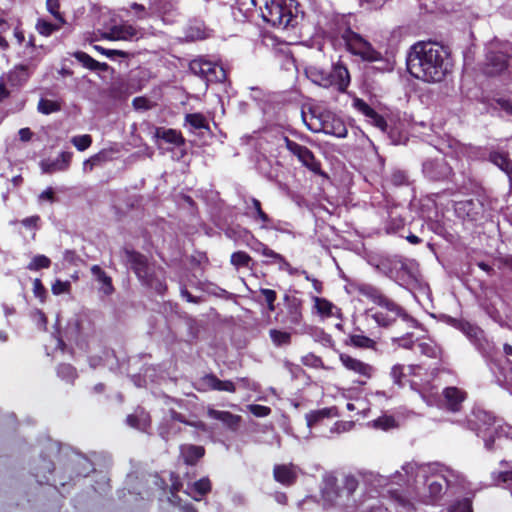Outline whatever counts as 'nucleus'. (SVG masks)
Wrapping results in <instances>:
<instances>
[{"label":"nucleus","mask_w":512,"mask_h":512,"mask_svg":"<svg viewBox=\"0 0 512 512\" xmlns=\"http://www.w3.org/2000/svg\"><path fill=\"white\" fill-rule=\"evenodd\" d=\"M83 323L84 321L81 318H74L71 319L65 330L66 337L70 341H74L75 343H78L80 339H82L83 336Z\"/></svg>","instance_id":"e433bc0d"},{"label":"nucleus","mask_w":512,"mask_h":512,"mask_svg":"<svg viewBox=\"0 0 512 512\" xmlns=\"http://www.w3.org/2000/svg\"><path fill=\"white\" fill-rule=\"evenodd\" d=\"M462 331L470 338V339H475V340H478L480 338V336L483 334V331L469 323V322H464L462 323Z\"/></svg>","instance_id":"774afa93"},{"label":"nucleus","mask_w":512,"mask_h":512,"mask_svg":"<svg viewBox=\"0 0 512 512\" xmlns=\"http://www.w3.org/2000/svg\"><path fill=\"white\" fill-rule=\"evenodd\" d=\"M307 126L311 131L323 132L324 134L332 135L337 138H345L348 133L344 121L330 112L320 115L319 128H313L310 125Z\"/></svg>","instance_id":"ddd939ff"},{"label":"nucleus","mask_w":512,"mask_h":512,"mask_svg":"<svg viewBox=\"0 0 512 512\" xmlns=\"http://www.w3.org/2000/svg\"><path fill=\"white\" fill-rule=\"evenodd\" d=\"M273 477L276 482L283 486L290 487L298 479L297 468L294 464H277L273 468Z\"/></svg>","instance_id":"6ab92c4d"},{"label":"nucleus","mask_w":512,"mask_h":512,"mask_svg":"<svg viewBox=\"0 0 512 512\" xmlns=\"http://www.w3.org/2000/svg\"><path fill=\"white\" fill-rule=\"evenodd\" d=\"M140 88L134 86L130 79H120L114 82L110 88V95L115 99H125L137 92Z\"/></svg>","instance_id":"b1692460"},{"label":"nucleus","mask_w":512,"mask_h":512,"mask_svg":"<svg viewBox=\"0 0 512 512\" xmlns=\"http://www.w3.org/2000/svg\"><path fill=\"white\" fill-rule=\"evenodd\" d=\"M334 415H336V408L329 407V408H322L319 410H312L306 414L305 419H306L307 426L309 428H312V427L316 426L319 422L324 420L325 418H330Z\"/></svg>","instance_id":"72a5a7b5"},{"label":"nucleus","mask_w":512,"mask_h":512,"mask_svg":"<svg viewBox=\"0 0 512 512\" xmlns=\"http://www.w3.org/2000/svg\"><path fill=\"white\" fill-rule=\"evenodd\" d=\"M294 0H251L260 11L262 19L272 27L287 29L298 23L297 15L293 13Z\"/></svg>","instance_id":"f03ea898"},{"label":"nucleus","mask_w":512,"mask_h":512,"mask_svg":"<svg viewBox=\"0 0 512 512\" xmlns=\"http://www.w3.org/2000/svg\"><path fill=\"white\" fill-rule=\"evenodd\" d=\"M245 215L254 220L255 222L261 223L262 229L272 228V218L263 210L261 202L254 197L245 201Z\"/></svg>","instance_id":"f3484780"},{"label":"nucleus","mask_w":512,"mask_h":512,"mask_svg":"<svg viewBox=\"0 0 512 512\" xmlns=\"http://www.w3.org/2000/svg\"><path fill=\"white\" fill-rule=\"evenodd\" d=\"M308 75L315 84L324 88L333 87L341 94L347 92L351 82L349 70L341 61L334 63L330 70L312 67Z\"/></svg>","instance_id":"7ed1b4c3"},{"label":"nucleus","mask_w":512,"mask_h":512,"mask_svg":"<svg viewBox=\"0 0 512 512\" xmlns=\"http://www.w3.org/2000/svg\"><path fill=\"white\" fill-rule=\"evenodd\" d=\"M283 141L285 148L303 167L317 176L329 179V175L322 169L321 161L315 156L312 150L307 146L291 140L288 136H283Z\"/></svg>","instance_id":"39448f33"},{"label":"nucleus","mask_w":512,"mask_h":512,"mask_svg":"<svg viewBox=\"0 0 512 512\" xmlns=\"http://www.w3.org/2000/svg\"><path fill=\"white\" fill-rule=\"evenodd\" d=\"M417 351L428 358L437 359L441 357V348L432 341H422L416 344Z\"/></svg>","instance_id":"58836bf2"},{"label":"nucleus","mask_w":512,"mask_h":512,"mask_svg":"<svg viewBox=\"0 0 512 512\" xmlns=\"http://www.w3.org/2000/svg\"><path fill=\"white\" fill-rule=\"evenodd\" d=\"M36 64H17L11 70H9L4 78L5 83H7L12 88H21L23 87L32 76Z\"/></svg>","instance_id":"2eb2a0df"},{"label":"nucleus","mask_w":512,"mask_h":512,"mask_svg":"<svg viewBox=\"0 0 512 512\" xmlns=\"http://www.w3.org/2000/svg\"><path fill=\"white\" fill-rule=\"evenodd\" d=\"M488 160L504 173H508L512 168V160L508 152L492 150L489 152Z\"/></svg>","instance_id":"2f4dec72"},{"label":"nucleus","mask_w":512,"mask_h":512,"mask_svg":"<svg viewBox=\"0 0 512 512\" xmlns=\"http://www.w3.org/2000/svg\"><path fill=\"white\" fill-rule=\"evenodd\" d=\"M475 420L470 423L474 426L472 429L476 431L477 435L484 429H494L496 418L493 414L486 411H478L474 414Z\"/></svg>","instance_id":"c85d7f7f"},{"label":"nucleus","mask_w":512,"mask_h":512,"mask_svg":"<svg viewBox=\"0 0 512 512\" xmlns=\"http://www.w3.org/2000/svg\"><path fill=\"white\" fill-rule=\"evenodd\" d=\"M491 479L494 485L508 483L512 481V471H493Z\"/></svg>","instance_id":"69168bd1"},{"label":"nucleus","mask_w":512,"mask_h":512,"mask_svg":"<svg viewBox=\"0 0 512 512\" xmlns=\"http://www.w3.org/2000/svg\"><path fill=\"white\" fill-rule=\"evenodd\" d=\"M66 23L56 21L52 23L45 18H38L35 24L36 31L44 37H49L59 31Z\"/></svg>","instance_id":"f704fd0d"},{"label":"nucleus","mask_w":512,"mask_h":512,"mask_svg":"<svg viewBox=\"0 0 512 512\" xmlns=\"http://www.w3.org/2000/svg\"><path fill=\"white\" fill-rule=\"evenodd\" d=\"M301 363L306 367H310V368H314V369H323V370L328 369L325 366L322 358L320 356L315 355L314 353H308V354L304 355L301 358Z\"/></svg>","instance_id":"09e8293b"},{"label":"nucleus","mask_w":512,"mask_h":512,"mask_svg":"<svg viewBox=\"0 0 512 512\" xmlns=\"http://www.w3.org/2000/svg\"><path fill=\"white\" fill-rule=\"evenodd\" d=\"M148 10L152 17L156 16L164 18L175 11V6L172 0H150Z\"/></svg>","instance_id":"c756f323"},{"label":"nucleus","mask_w":512,"mask_h":512,"mask_svg":"<svg viewBox=\"0 0 512 512\" xmlns=\"http://www.w3.org/2000/svg\"><path fill=\"white\" fill-rule=\"evenodd\" d=\"M346 49L353 55L361 57L362 60L375 62L382 60V54L373 48L370 42L360 34L354 32L350 27L346 28L341 35Z\"/></svg>","instance_id":"423d86ee"},{"label":"nucleus","mask_w":512,"mask_h":512,"mask_svg":"<svg viewBox=\"0 0 512 512\" xmlns=\"http://www.w3.org/2000/svg\"><path fill=\"white\" fill-rule=\"evenodd\" d=\"M321 496L325 503L334 507L339 505L340 501L345 497L343 488L338 485V479L334 475H327L323 480Z\"/></svg>","instance_id":"4468645a"},{"label":"nucleus","mask_w":512,"mask_h":512,"mask_svg":"<svg viewBox=\"0 0 512 512\" xmlns=\"http://www.w3.org/2000/svg\"><path fill=\"white\" fill-rule=\"evenodd\" d=\"M442 396L445 408L452 413H458L462 410V404L467 399V392L456 386H449L443 389Z\"/></svg>","instance_id":"a211bd4d"},{"label":"nucleus","mask_w":512,"mask_h":512,"mask_svg":"<svg viewBox=\"0 0 512 512\" xmlns=\"http://www.w3.org/2000/svg\"><path fill=\"white\" fill-rule=\"evenodd\" d=\"M18 223H20L26 229L33 231L32 238L34 239L36 231L40 228L41 217L39 215H32L22 219L21 221L15 220L11 222L12 225H16Z\"/></svg>","instance_id":"49530a36"},{"label":"nucleus","mask_w":512,"mask_h":512,"mask_svg":"<svg viewBox=\"0 0 512 512\" xmlns=\"http://www.w3.org/2000/svg\"><path fill=\"white\" fill-rule=\"evenodd\" d=\"M93 48L95 51L99 52L102 55H105L106 57H108L112 60H114L116 57L128 59L132 56V54L129 52H126L123 50H117V49H107L100 45H94Z\"/></svg>","instance_id":"8fccbe9b"},{"label":"nucleus","mask_w":512,"mask_h":512,"mask_svg":"<svg viewBox=\"0 0 512 512\" xmlns=\"http://www.w3.org/2000/svg\"><path fill=\"white\" fill-rule=\"evenodd\" d=\"M230 263L237 270L241 268L253 269L255 262L253 258L245 251L233 252L230 256Z\"/></svg>","instance_id":"c9c22d12"},{"label":"nucleus","mask_w":512,"mask_h":512,"mask_svg":"<svg viewBox=\"0 0 512 512\" xmlns=\"http://www.w3.org/2000/svg\"><path fill=\"white\" fill-rule=\"evenodd\" d=\"M407 70L416 79L438 83L450 72L449 53L436 42H417L407 56Z\"/></svg>","instance_id":"f257e3e1"},{"label":"nucleus","mask_w":512,"mask_h":512,"mask_svg":"<svg viewBox=\"0 0 512 512\" xmlns=\"http://www.w3.org/2000/svg\"><path fill=\"white\" fill-rule=\"evenodd\" d=\"M445 482L446 480L443 477L428 480V493L431 501H436L443 495Z\"/></svg>","instance_id":"ea45409f"},{"label":"nucleus","mask_w":512,"mask_h":512,"mask_svg":"<svg viewBox=\"0 0 512 512\" xmlns=\"http://www.w3.org/2000/svg\"><path fill=\"white\" fill-rule=\"evenodd\" d=\"M315 308L317 312L323 317H341V309L336 307L332 302L325 298H315Z\"/></svg>","instance_id":"473e14b6"},{"label":"nucleus","mask_w":512,"mask_h":512,"mask_svg":"<svg viewBox=\"0 0 512 512\" xmlns=\"http://www.w3.org/2000/svg\"><path fill=\"white\" fill-rule=\"evenodd\" d=\"M189 69L207 83H222L227 78L226 71L221 65L201 58L192 60Z\"/></svg>","instance_id":"9d476101"},{"label":"nucleus","mask_w":512,"mask_h":512,"mask_svg":"<svg viewBox=\"0 0 512 512\" xmlns=\"http://www.w3.org/2000/svg\"><path fill=\"white\" fill-rule=\"evenodd\" d=\"M259 292L264 298L268 311L274 312L276 309L275 302L277 300L276 291L268 288H261Z\"/></svg>","instance_id":"6e6d98bb"},{"label":"nucleus","mask_w":512,"mask_h":512,"mask_svg":"<svg viewBox=\"0 0 512 512\" xmlns=\"http://www.w3.org/2000/svg\"><path fill=\"white\" fill-rule=\"evenodd\" d=\"M390 182L394 185V186H404V185H408L409 184V178H408V175L405 171L403 170H394L392 173H391V176H390Z\"/></svg>","instance_id":"0e129e2a"},{"label":"nucleus","mask_w":512,"mask_h":512,"mask_svg":"<svg viewBox=\"0 0 512 512\" xmlns=\"http://www.w3.org/2000/svg\"><path fill=\"white\" fill-rule=\"evenodd\" d=\"M448 512H473L470 498H463L453 504Z\"/></svg>","instance_id":"338daca9"},{"label":"nucleus","mask_w":512,"mask_h":512,"mask_svg":"<svg viewBox=\"0 0 512 512\" xmlns=\"http://www.w3.org/2000/svg\"><path fill=\"white\" fill-rule=\"evenodd\" d=\"M284 308L277 313L276 319L288 328L300 326L303 322V301L290 294L283 296Z\"/></svg>","instance_id":"1a4fd4ad"},{"label":"nucleus","mask_w":512,"mask_h":512,"mask_svg":"<svg viewBox=\"0 0 512 512\" xmlns=\"http://www.w3.org/2000/svg\"><path fill=\"white\" fill-rule=\"evenodd\" d=\"M205 448L200 445L184 444L180 447V455L188 466H195L205 456Z\"/></svg>","instance_id":"aec40b11"},{"label":"nucleus","mask_w":512,"mask_h":512,"mask_svg":"<svg viewBox=\"0 0 512 512\" xmlns=\"http://www.w3.org/2000/svg\"><path fill=\"white\" fill-rule=\"evenodd\" d=\"M73 153L69 151H63L59 156L51 162H43L42 170L45 173L52 174L57 171H66L72 161Z\"/></svg>","instance_id":"4be33fe9"},{"label":"nucleus","mask_w":512,"mask_h":512,"mask_svg":"<svg viewBox=\"0 0 512 512\" xmlns=\"http://www.w3.org/2000/svg\"><path fill=\"white\" fill-rule=\"evenodd\" d=\"M422 171L425 177L432 181H443L449 177L452 172L451 167L443 159H427L422 165Z\"/></svg>","instance_id":"dca6fc26"},{"label":"nucleus","mask_w":512,"mask_h":512,"mask_svg":"<svg viewBox=\"0 0 512 512\" xmlns=\"http://www.w3.org/2000/svg\"><path fill=\"white\" fill-rule=\"evenodd\" d=\"M51 266V260L43 254L35 255L28 263L27 269L29 271H39L41 269H48Z\"/></svg>","instance_id":"a18cd8bd"},{"label":"nucleus","mask_w":512,"mask_h":512,"mask_svg":"<svg viewBox=\"0 0 512 512\" xmlns=\"http://www.w3.org/2000/svg\"><path fill=\"white\" fill-rule=\"evenodd\" d=\"M269 336L273 344L277 347L291 344V333L278 329H270Z\"/></svg>","instance_id":"37998d69"},{"label":"nucleus","mask_w":512,"mask_h":512,"mask_svg":"<svg viewBox=\"0 0 512 512\" xmlns=\"http://www.w3.org/2000/svg\"><path fill=\"white\" fill-rule=\"evenodd\" d=\"M353 106L367 119L371 118L376 112L370 105H368L363 99L360 98H355L353 100Z\"/></svg>","instance_id":"e2e57ef3"},{"label":"nucleus","mask_w":512,"mask_h":512,"mask_svg":"<svg viewBox=\"0 0 512 512\" xmlns=\"http://www.w3.org/2000/svg\"><path fill=\"white\" fill-rule=\"evenodd\" d=\"M155 136L159 139L164 140L166 143L173 144L176 147H181L186 144V139L182 133L173 128H156Z\"/></svg>","instance_id":"bb28decb"},{"label":"nucleus","mask_w":512,"mask_h":512,"mask_svg":"<svg viewBox=\"0 0 512 512\" xmlns=\"http://www.w3.org/2000/svg\"><path fill=\"white\" fill-rule=\"evenodd\" d=\"M62 108L61 102L56 100H49L46 98H40L37 110L39 113L49 115L52 113L59 112Z\"/></svg>","instance_id":"79ce46f5"},{"label":"nucleus","mask_w":512,"mask_h":512,"mask_svg":"<svg viewBox=\"0 0 512 512\" xmlns=\"http://www.w3.org/2000/svg\"><path fill=\"white\" fill-rule=\"evenodd\" d=\"M91 273L95 279L101 284V290L105 295H111L114 292V286L112 278L99 266L93 265L91 267Z\"/></svg>","instance_id":"7c9ffc66"},{"label":"nucleus","mask_w":512,"mask_h":512,"mask_svg":"<svg viewBox=\"0 0 512 512\" xmlns=\"http://www.w3.org/2000/svg\"><path fill=\"white\" fill-rule=\"evenodd\" d=\"M202 383L214 391L236 392V386L231 380H220L215 374L209 373L201 378Z\"/></svg>","instance_id":"5701e85b"},{"label":"nucleus","mask_w":512,"mask_h":512,"mask_svg":"<svg viewBox=\"0 0 512 512\" xmlns=\"http://www.w3.org/2000/svg\"><path fill=\"white\" fill-rule=\"evenodd\" d=\"M55 469V465L54 463L50 460V459H47L46 457H43L42 458V467H36L35 468V477H41L43 479H45L46 481H48L47 477H46V473H52Z\"/></svg>","instance_id":"bf43d9fd"},{"label":"nucleus","mask_w":512,"mask_h":512,"mask_svg":"<svg viewBox=\"0 0 512 512\" xmlns=\"http://www.w3.org/2000/svg\"><path fill=\"white\" fill-rule=\"evenodd\" d=\"M346 345L361 349H375L376 341L362 334H350L345 341Z\"/></svg>","instance_id":"4c0bfd02"},{"label":"nucleus","mask_w":512,"mask_h":512,"mask_svg":"<svg viewBox=\"0 0 512 512\" xmlns=\"http://www.w3.org/2000/svg\"><path fill=\"white\" fill-rule=\"evenodd\" d=\"M192 490L200 497H194L195 500L199 501L201 497L206 496L212 490V483L208 477H202L192 484Z\"/></svg>","instance_id":"c03bdc74"},{"label":"nucleus","mask_w":512,"mask_h":512,"mask_svg":"<svg viewBox=\"0 0 512 512\" xmlns=\"http://www.w3.org/2000/svg\"><path fill=\"white\" fill-rule=\"evenodd\" d=\"M374 426L382 430H389L397 426L396 420L393 416L383 415L374 421Z\"/></svg>","instance_id":"052dcab7"},{"label":"nucleus","mask_w":512,"mask_h":512,"mask_svg":"<svg viewBox=\"0 0 512 512\" xmlns=\"http://www.w3.org/2000/svg\"><path fill=\"white\" fill-rule=\"evenodd\" d=\"M339 360L346 370L358 376L356 381L358 384H366L375 372V369L371 364L361 361L347 353H340Z\"/></svg>","instance_id":"f8f14e48"},{"label":"nucleus","mask_w":512,"mask_h":512,"mask_svg":"<svg viewBox=\"0 0 512 512\" xmlns=\"http://www.w3.org/2000/svg\"><path fill=\"white\" fill-rule=\"evenodd\" d=\"M377 267L389 278L406 281L413 277L408 260L400 255H387L379 258Z\"/></svg>","instance_id":"0eeeda50"},{"label":"nucleus","mask_w":512,"mask_h":512,"mask_svg":"<svg viewBox=\"0 0 512 512\" xmlns=\"http://www.w3.org/2000/svg\"><path fill=\"white\" fill-rule=\"evenodd\" d=\"M359 486V481L353 475L345 476L343 480V492L346 498H350Z\"/></svg>","instance_id":"5fc2aeb1"},{"label":"nucleus","mask_w":512,"mask_h":512,"mask_svg":"<svg viewBox=\"0 0 512 512\" xmlns=\"http://www.w3.org/2000/svg\"><path fill=\"white\" fill-rule=\"evenodd\" d=\"M81 65L90 71L107 72L110 66L105 62H99L83 51H75L71 54Z\"/></svg>","instance_id":"393cba45"},{"label":"nucleus","mask_w":512,"mask_h":512,"mask_svg":"<svg viewBox=\"0 0 512 512\" xmlns=\"http://www.w3.org/2000/svg\"><path fill=\"white\" fill-rule=\"evenodd\" d=\"M185 121L194 129H208L209 125L205 116L201 113H189L185 116Z\"/></svg>","instance_id":"de8ad7c7"},{"label":"nucleus","mask_w":512,"mask_h":512,"mask_svg":"<svg viewBox=\"0 0 512 512\" xmlns=\"http://www.w3.org/2000/svg\"><path fill=\"white\" fill-rule=\"evenodd\" d=\"M57 375L65 380H74L77 372L71 364L61 363L57 367Z\"/></svg>","instance_id":"4d7b16f0"},{"label":"nucleus","mask_w":512,"mask_h":512,"mask_svg":"<svg viewBox=\"0 0 512 512\" xmlns=\"http://www.w3.org/2000/svg\"><path fill=\"white\" fill-rule=\"evenodd\" d=\"M207 415L212 419L221 421L231 430H236L241 421V417L239 415L232 414L229 411L216 410L214 408H209L207 410Z\"/></svg>","instance_id":"a878e982"},{"label":"nucleus","mask_w":512,"mask_h":512,"mask_svg":"<svg viewBox=\"0 0 512 512\" xmlns=\"http://www.w3.org/2000/svg\"><path fill=\"white\" fill-rule=\"evenodd\" d=\"M269 255V258L273 259L274 262L279 263V268L281 270L287 271L290 275H293L295 273V269L291 266V264L286 260V258L277 253V252H271Z\"/></svg>","instance_id":"680f3d73"},{"label":"nucleus","mask_w":512,"mask_h":512,"mask_svg":"<svg viewBox=\"0 0 512 512\" xmlns=\"http://www.w3.org/2000/svg\"><path fill=\"white\" fill-rule=\"evenodd\" d=\"M509 67V55L501 50L491 48L487 51L480 70L485 76L496 77L508 71Z\"/></svg>","instance_id":"9b49d317"},{"label":"nucleus","mask_w":512,"mask_h":512,"mask_svg":"<svg viewBox=\"0 0 512 512\" xmlns=\"http://www.w3.org/2000/svg\"><path fill=\"white\" fill-rule=\"evenodd\" d=\"M498 434L497 429H484L482 433H480V437L484 440V446L488 451L494 450L495 438Z\"/></svg>","instance_id":"13d9d810"},{"label":"nucleus","mask_w":512,"mask_h":512,"mask_svg":"<svg viewBox=\"0 0 512 512\" xmlns=\"http://www.w3.org/2000/svg\"><path fill=\"white\" fill-rule=\"evenodd\" d=\"M170 417L172 420L183 423L185 425L192 426V427L200 429L202 431L206 430V424L204 422H202V421L191 422V421L187 420L186 417L182 413L177 412L174 409L170 410Z\"/></svg>","instance_id":"3c124183"},{"label":"nucleus","mask_w":512,"mask_h":512,"mask_svg":"<svg viewBox=\"0 0 512 512\" xmlns=\"http://www.w3.org/2000/svg\"><path fill=\"white\" fill-rule=\"evenodd\" d=\"M123 254L126 265L135 273L139 281L143 285H152L154 271L147 256L128 247L123 248Z\"/></svg>","instance_id":"6e6552de"},{"label":"nucleus","mask_w":512,"mask_h":512,"mask_svg":"<svg viewBox=\"0 0 512 512\" xmlns=\"http://www.w3.org/2000/svg\"><path fill=\"white\" fill-rule=\"evenodd\" d=\"M376 305H378L381 310L373 311V309H369L366 313L367 315H370L371 318L380 327L388 328L392 326L399 318L403 319L404 321L412 319L405 308L388 297L385 293H383Z\"/></svg>","instance_id":"20e7f679"},{"label":"nucleus","mask_w":512,"mask_h":512,"mask_svg":"<svg viewBox=\"0 0 512 512\" xmlns=\"http://www.w3.org/2000/svg\"><path fill=\"white\" fill-rule=\"evenodd\" d=\"M46 9L56 21L66 23L64 14L60 11V0H46Z\"/></svg>","instance_id":"603ef678"},{"label":"nucleus","mask_w":512,"mask_h":512,"mask_svg":"<svg viewBox=\"0 0 512 512\" xmlns=\"http://www.w3.org/2000/svg\"><path fill=\"white\" fill-rule=\"evenodd\" d=\"M111 153L107 150H101L98 153L91 156L89 159L85 160L83 163V169L85 171H92L95 166L100 165L101 163L107 162L111 160Z\"/></svg>","instance_id":"a19ab883"},{"label":"nucleus","mask_w":512,"mask_h":512,"mask_svg":"<svg viewBox=\"0 0 512 512\" xmlns=\"http://www.w3.org/2000/svg\"><path fill=\"white\" fill-rule=\"evenodd\" d=\"M351 287L359 296L366 298L374 304L378 302L384 293L379 287L366 282H355L351 284Z\"/></svg>","instance_id":"412c9836"},{"label":"nucleus","mask_w":512,"mask_h":512,"mask_svg":"<svg viewBox=\"0 0 512 512\" xmlns=\"http://www.w3.org/2000/svg\"><path fill=\"white\" fill-rule=\"evenodd\" d=\"M139 34V30L130 24H122L119 26H114L111 29L110 35H107L106 38L109 40H132L133 38H137Z\"/></svg>","instance_id":"cd10ccee"},{"label":"nucleus","mask_w":512,"mask_h":512,"mask_svg":"<svg viewBox=\"0 0 512 512\" xmlns=\"http://www.w3.org/2000/svg\"><path fill=\"white\" fill-rule=\"evenodd\" d=\"M93 139L89 134L77 135L71 138V143L78 151H85L92 145Z\"/></svg>","instance_id":"864d4df0"}]
</instances>
